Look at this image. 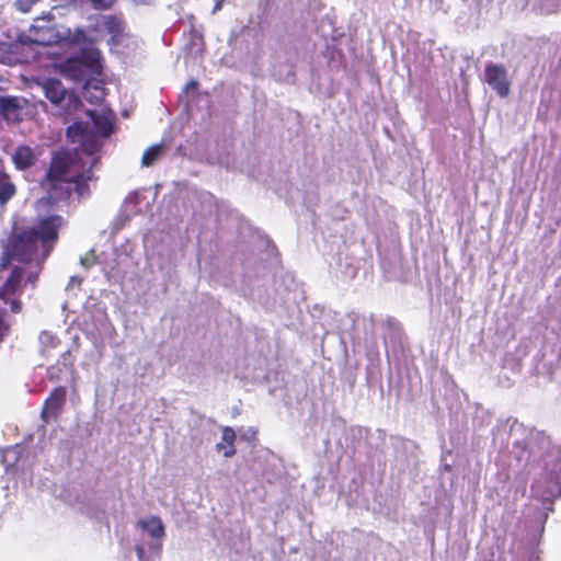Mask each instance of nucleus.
<instances>
[{
	"mask_svg": "<svg viewBox=\"0 0 561 561\" xmlns=\"http://www.w3.org/2000/svg\"><path fill=\"white\" fill-rule=\"evenodd\" d=\"M90 121L85 124L75 123L67 129V136L73 144H79L80 150L87 154L82 161L79 151L75 154L58 153L53 158L47 172L46 188L54 199L71 195L72 191L79 197L89 195L88 182L92 180V167L96 163L93 154L101 146L100 138L108 137L113 131L114 114L106 108L88 110Z\"/></svg>",
	"mask_w": 561,
	"mask_h": 561,
	"instance_id": "f257e3e1",
	"label": "nucleus"
},
{
	"mask_svg": "<svg viewBox=\"0 0 561 561\" xmlns=\"http://www.w3.org/2000/svg\"><path fill=\"white\" fill-rule=\"evenodd\" d=\"M61 225L62 217L50 216L41 219L36 227L25 230L11 240L5 248V255L11 260H16L20 265L14 266L10 277L2 286L1 299L8 301L20 289L24 277L25 283L35 282L42 270L43 261L48 256L57 240V231Z\"/></svg>",
	"mask_w": 561,
	"mask_h": 561,
	"instance_id": "f03ea898",
	"label": "nucleus"
},
{
	"mask_svg": "<svg viewBox=\"0 0 561 561\" xmlns=\"http://www.w3.org/2000/svg\"><path fill=\"white\" fill-rule=\"evenodd\" d=\"M165 528L160 517L149 515L139 518L133 529V547L138 561H153L162 549Z\"/></svg>",
	"mask_w": 561,
	"mask_h": 561,
	"instance_id": "7ed1b4c3",
	"label": "nucleus"
},
{
	"mask_svg": "<svg viewBox=\"0 0 561 561\" xmlns=\"http://www.w3.org/2000/svg\"><path fill=\"white\" fill-rule=\"evenodd\" d=\"M87 38L83 28L73 30L57 25L50 16H42L34 20L28 30V34L21 37L22 43H33L42 46H48L58 43L69 45H80Z\"/></svg>",
	"mask_w": 561,
	"mask_h": 561,
	"instance_id": "20e7f679",
	"label": "nucleus"
},
{
	"mask_svg": "<svg viewBox=\"0 0 561 561\" xmlns=\"http://www.w3.org/2000/svg\"><path fill=\"white\" fill-rule=\"evenodd\" d=\"M122 20L113 15H96L90 20L88 30L84 31L85 41L81 44H93L105 37L106 34L112 36L121 30Z\"/></svg>",
	"mask_w": 561,
	"mask_h": 561,
	"instance_id": "39448f33",
	"label": "nucleus"
},
{
	"mask_svg": "<svg viewBox=\"0 0 561 561\" xmlns=\"http://www.w3.org/2000/svg\"><path fill=\"white\" fill-rule=\"evenodd\" d=\"M43 90L46 98L55 105L65 106V112L69 114L72 110H77L81 102L77 95L68 92L61 82L56 79H47L43 83Z\"/></svg>",
	"mask_w": 561,
	"mask_h": 561,
	"instance_id": "423d86ee",
	"label": "nucleus"
},
{
	"mask_svg": "<svg viewBox=\"0 0 561 561\" xmlns=\"http://www.w3.org/2000/svg\"><path fill=\"white\" fill-rule=\"evenodd\" d=\"M41 352L44 356L55 359L62 358L64 368L67 370L72 365V355L59 339L49 331H43L39 335Z\"/></svg>",
	"mask_w": 561,
	"mask_h": 561,
	"instance_id": "0eeeda50",
	"label": "nucleus"
},
{
	"mask_svg": "<svg viewBox=\"0 0 561 561\" xmlns=\"http://www.w3.org/2000/svg\"><path fill=\"white\" fill-rule=\"evenodd\" d=\"M107 44L112 53L123 58L134 56L139 48V41L134 35L125 32L123 22L121 24V30L110 36Z\"/></svg>",
	"mask_w": 561,
	"mask_h": 561,
	"instance_id": "6e6552de",
	"label": "nucleus"
},
{
	"mask_svg": "<svg viewBox=\"0 0 561 561\" xmlns=\"http://www.w3.org/2000/svg\"><path fill=\"white\" fill-rule=\"evenodd\" d=\"M484 78L489 87L496 92L500 98H506L510 94L511 82L507 70L501 65H488L484 70Z\"/></svg>",
	"mask_w": 561,
	"mask_h": 561,
	"instance_id": "1a4fd4ad",
	"label": "nucleus"
},
{
	"mask_svg": "<svg viewBox=\"0 0 561 561\" xmlns=\"http://www.w3.org/2000/svg\"><path fill=\"white\" fill-rule=\"evenodd\" d=\"M66 399V389L64 387L56 388L49 398L45 401L42 416L48 422L49 419L55 417L60 411Z\"/></svg>",
	"mask_w": 561,
	"mask_h": 561,
	"instance_id": "9d476101",
	"label": "nucleus"
},
{
	"mask_svg": "<svg viewBox=\"0 0 561 561\" xmlns=\"http://www.w3.org/2000/svg\"><path fill=\"white\" fill-rule=\"evenodd\" d=\"M78 57L89 73H100L102 69V55L92 44L83 47Z\"/></svg>",
	"mask_w": 561,
	"mask_h": 561,
	"instance_id": "9b49d317",
	"label": "nucleus"
},
{
	"mask_svg": "<svg viewBox=\"0 0 561 561\" xmlns=\"http://www.w3.org/2000/svg\"><path fill=\"white\" fill-rule=\"evenodd\" d=\"M0 112L8 122H19L22 118V107L18 98H0Z\"/></svg>",
	"mask_w": 561,
	"mask_h": 561,
	"instance_id": "f8f14e48",
	"label": "nucleus"
},
{
	"mask_svg": "<svg viewBox=\"0 0 561 561\" xmlns=\"http://www.w3.org/2000/svg\"><path fill=\"white\" fill-rule=\"evenodd\" d=\"M60 71L71 80H82L87 75H89L78 56L70 57L61 62Z\"/></svg>",
	"mask_w": 561,
	"mask_h": 561,
	"instance_id": "ddd939ff",
	"label": "nucleus"
},
{
	"mask_svg": "<svg viewBox=\"0 0 561 561\" xmlns=\"http://www.w3.org/2000/svg\"><path fill=\"white\" fill-rule=\"evenodd\" d=\"M15 185L7 174L3 161L0 159V205L7 204L15 194Z\"/></svg>",
	"mask_w": 561,
	"mask_h": 561,
	"instance_id": "4468645a",
	"label": "nucleus"
},
{
	"mask_svg": "<svg viewBox=\"0 0 561 561\" xmlns=\"http://www.w3.org/2000/svg\"><path fill=\"white\" fill-rule=\"evenodd\" d=\"M36 160V156L32 148L26 146H21L16 149L13 154V162L16 169L24 170L32 164H34Z\"/></svg>",
	"mask_w": 561,
	"mask_h": 561,
	"instance_id": "2eb2a0df",
	"label": "nucleus"
},
{
	"mask_svg": "<svg viewBox=\"0 0 561 561\" xmlns=\"http://www.w3.org/2000/svg\"><path fill=\"white\" fill-rule=\"evenodd\" d=\"M16 459V449H9L3 455V460L0 461V482L9 481L15 474V468L10 466L11 460Z\"/></svg>",
	"mask_w": 561,
	"mask_h": 561,
	"instance_id": "dca6fc26",
	"label": "nucleus"
},
{
	"mask_svg": "<svg viewBox=\"0 0 561 561\" xmlns=\"http://www.w3.org/2000/svg\"><path fill=\"white\" fill-rule=\"evenodd\" d=\"M236 438V433L231 427H225L222 430L221 439L222 443H218L216 448L218 450H224V456L226 458L232 457L236 454V449L233 447V442Z\"/></svg>",
	"mask_w": 561,
	"mask_h": 561,
	"instance_id": "f3484780",
	"label": "nucleus"
},
{
	"mask_svg": "<svg viewBox=\"0 0 561 561\" xmlns=\"http://www.w3.org/2000/svg\"><path fill=\"white\" fill-rule=\"evenodd\" d=\"M162 146L153 145L149 147L142 154L141 163L145 167L151 165L161 154Z\"/></svg>",
	"mask_w": 561,
	"mask_h": 561,
	"instance_id": "a211bd4d",
	"label": "nucleus"
},
{
	"mask_svg": "<svg viewBox=\"0 0 561 561\" xmlns=\"http://www.w3.org/2000/svg\"><path fill=\"white\" fill-rule=\"evenodd\" d=\"M56 359H57V365H51L47 368L48 377L51 380L60 379L64 375H66L70 371V367H71V365H70L68 367V369L66 370L62 365V358L57 357Z\"/></svg>",
	"mask_w": 561,
	"mask_h": 561,
	"instance_id": "6ab92c4d",
	"label": "nucleus"
},
{
	"mask_svg": "<svg viewBox=\"0 0 561 561\" xmlns=\"http://www.w3.org/2000/svg\"><path fill=\"white\" fill-rule=\"evenodd\" d=\"M37 0H18L16 7L21 12H27Z\"/></svg>",
	"mask_w": 561,
	"mask_h": 561,
	"instance_id": "aec40b11",
	"label": "nucleus"
},
{
	"mask_svg": "<svg viewBox=\"0 0 561 561\" xmlns=\"http://www.w3.org/2000/svg\"><path fill=\"white\" fill-rule=\"evenodd\" d=\"M94 255L93 253H89L85 256L81 257L80 262L83 266H90L93 263Z\"/></svg>",
	"mask_w": 561,
	"mask_h": 561,
	"instance_id": "412c9836",
	"label": "nucleus"
},
{
	"mask_svg": "<svg viewBox=\"0 0 561 561\" xmlns=\"http://www.w3.org/2000/svg\"><path fill=\"white\" fill-rule=\"evenodd\" d=\"M12 312H19L21 310V305L15 299L10 300Z\"/></svg>",
	"mask_w": 561,
	"mask_h": 561,
	"instance_id": "4be33fe9",
	"label": "nucleus"
},
{
	"mask_svg": "<svg viewBox=\"0 0 561 561\" xmlns=\"http://www.w3.org/2000/svg\"><path fill=\"white\" fill-rule=\"evenodd\" d=\"M95 92H96V94H95V101H100V100H102V99H103V96H104V92H103V90H102V89H99V88H96V87H95Z\"/></svg>",
	"mask_w": 561,
	"mask_h": 561,
	"instance_id": "5701e85b",
	"label": "nucleus"
},
{
	"mask_svg": "<svg viewBox=\"0 0 561 561\" xmlns=\"http://www.w3.org/2000/svg\"><path fill=\"white\" fill-rule=\"evenodd\" d=\"M216 3H215V7L213 9V13H216L217 11H219L221 9V4L224 2V0H215Z\"/></svg>",
	"mask_w": 561,
	"mask_h": 561,
	"instance_id": "b1692460",
	"label": "nucleus"
},
{
	"mask_svg": "<svg viewBox=\"0 0 561 561\" xmlns=\"http://www.w3.org/2000/svg\"><path fill=\"white\" fill-rule=\"evenodd\" d=\"M90 90H91V85H87V87L84 88V93H83V95H84V98H85V99H90V96H89V94H90Z\"/></svg>",
	"mask_w": 561,
	"mask_h": 561,
	"instance_id": "393cba45",
	"label": "nucleus"
},
{
	"mask_svg": "<svg viewBox=\"0 0 561 561\" xmlns=\"http://www.w3.org/2000/svg\"><path fill=\"white\" fill-rule=\"evenodd\" d=\"M196 85V82L195 81H191L186 84V90L191 89V88H195Z\"/></svg>",
	"mask_w": 561,
	"mask_h": 561,
	"instance_id": "a878e982",
	"label": "nucleus"
},
{
	"mask_svg": "<svg viewBox=\"0 0 561 561\" xmlns=\"http://www.w3.org/2000/svg\"><path fill=\"white\" fill-rule=\"evenodd\" d=\"M106 329L111 332L113 330L112 325L110 323L106 324Z\"/></svg>",
	"mask_w": 561,
	"mask_h": 561,
	"instance_id": "bb28decb",
	"label": "nucleus"
},
{
	"mask_svg": "<svg viewBox=\"0 0 561 561\" xmlns=\"http://www.w3.org/2000/svg\"><path fill=\"white\" fill-rule=\"evenodd\" d=\"M535 491H536V492H539V482H537V483H536V485H535Z\"/></svg>",
	"mask_w": 561,
	"mask_h": 561,
	"instance_id": "cd10ccee",
	"label": "nucleus"
},
{
	"mask_svg": "<svg viewBox=\"0 0 561 561\" xmlns=\"http://www.w3.org/2000/svg\"><path fill=\"white\" fill-rule=\"evenodd\" d=\"M136 2H145L146 0H135Z\"/></svg>",
	"mask_w": 561,
	"mask_h": 561,
	"instance_id": "c85d7f7f",
	"label": "nucleus"
}]
</instances>
